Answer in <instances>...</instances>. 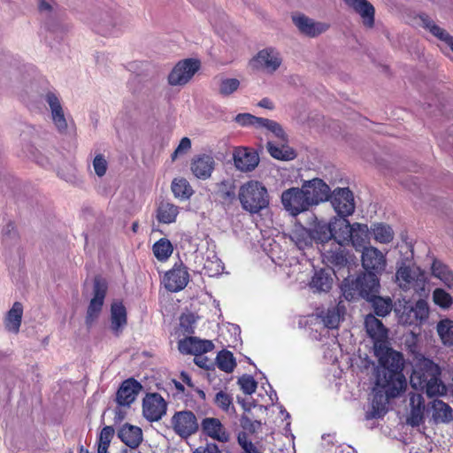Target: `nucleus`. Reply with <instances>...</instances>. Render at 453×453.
Segmentation results:
<instances>
[{
  "label": "nucleus",
  "mask_w": 453,
  "mask_h": 453,
  "mask_svg": "<svg viewBox=\"0 0 453 453\" xmlns=\"http://www.w3.org/2000/svg\"><path fill=\"white\" fill-rule=\"evenodd\" d=\"M281 203L284 208L293 216L306 211L311 207L303 187L301 188H290L283 191Z\"/></svg>",
  "instance_id": "6e6552de"
},
{
  "label": "nucleus",
  "mask_w": 453,
  "mask_h": 453,
  "mask_svg": "<svg viewBox=\"0 0 453 453\" xmlns=\"http://www.w3.org/2000/svg\"><path fill=\"white\" fill-rule=\"evenodd\" d=\"M332 205L341 217H348L355 211L353 193L349 188H339L332 194Z\"/></svg>",
  "instance_id": "ddd939ff"
},
{
  "label": "nucleus",
  "mask_w": 453,
  "mask_h": 453,
  "mask_svg": "<svg viewBox=\"0 0 453 453\" xmlns=\"http://www.w3.org/2000/svg\"><path fill=\"white\" fill-rule=\"evenodd\" d=\"M369 229L366 224L354 223L351 228V237L349 238L348 245H351L357 251H362L368 248L369 244Z\"/></svg>",
  "instance_id": "cd10ccee"
},
{
  "label": "nucleus",
  "mask_w": 453,
  "mask_h": 453,
  "mask_svg": "<svg viewBox=\"0 0 453 453\" xmlns=\"http://www.w3.org/2000/svg\"><path fill=\"white\" fill-rule=\"evenodd\" d=\"M46 101L51 110L52 119L58 130L59 132L65 131L67 122L58 97L54 93L49 92L46 95Z\"/></svg>",
  "instance_id": "c756f323"
},
{
  "label": "nucleus",
  "mask_w": 453,
  "mask_h": 453,
  "mask_svg": "<svg viewBox=\"0 0 453 453\" xmlns=\"http://www.w3.org/2000/svg\"><path fill=\"white\" fill-rule=\"evenodd\" d=\"M108 290L105 279L97 275L93 281V297L87 310L86 324L90 326L99 316Z\"/></svg>",
  "instance_id": "0eeeda50"
},
{
  "label": "nucleus",
  "mask_w": 453,
  "mask_h": 453,
  "mask_svg": "<svg viewBox=\"0 0 453 453\" xmlns=\"http://www.w3.org/2000/svg\"><path fill=\"white\" fill-rule=\"evenodd\" d=\"M179 207L168 201L162 200L156 209L157 220L161 224H172L176 221Z\"/></svg>",
  "instance_id": "7c9ffc66"
},
{
  "label": "nucleus",
  "mask_w": 453,
  "mask_h": 453,
  "mask_svg": "<svg viewBox=\"0 0 453 453\" xmlns=\"http://www.w3.org/2000/svg\"><path fill=\"white\" fill-rule=\"evenodd\" d=\"M196 319L193 314H183L180 319V326L184 334H194Z\"/></svg>",
  "instance_id": "4d7b16f0"
},
{
  "label": "nucleus",
  "mask_w": 453,
  "mask_h": 453,
  "mask_svg": "<svg viewBox=\"0 0 453 453\" xmlns=\"http://www.w3.org/2000/svg\"><path fill=\"white\" fill-rule=\"evenodd\" d=\"M219 192L224 199H234L235 197L234 187L227 180L220 182Z\"/></svg>",
  "instance_id": "bf43d9fd"
},
{
  "label": "nucleus",
  "mask_w": 453,
  "mask_h": 453,
  "mask_svg": "<svg viewBox=\"0 0 453 453\" xmlns=\"http://www.w3.org/2000/svg\"><path fill=\"white\" fill-rule=\"evenodd\" d=\"M374 353L380 365L377 378H383L396 383V385L406 386V380L403 373V354L390 348L389 342L385 344L383 349H374Z\"/></svg>",
  "instance_id": "f03ea898"
},
{
  "label": "nucleus",
  "mask_w": 453,
  "mask_h": 453,
  "mask_svg": "<svg viewBox=\"0 0 453 453\" xmlns=\"http://www.w3.org/2000/svg\"><path fill=\"white\" fill-rule=\"evenodd\" d=\"M166 410L167 403L160 394H147L143 398L142 412L149 421H158L165 414Z\"/></svg>",
  "instance_id": "f8f14e48"
},
{
  "label": "nucleus",
  "mask_w": 453,
  "mask_h": 453,
  "mask_svg": "<svg viewBox=\"0 0 453 453\" xmlns=\"http://www.w3.org/2000/svg\"><path fill=\"white\" fill-rule=\"evenodd\" d=\"M22 316L23 305L19 302H15L4 319L5 328L9 332L18 334L21 325Z\"/></svg>",
  "instance_id": "473e14b6"
},
{
  "label": "nucleus",
  "mask_w": 453,
  "mask_h": 453,
  "mask_svg": "<svg viewBox=\"0 0 453 453\" xmlns=\"http://www.w3.org/2000/svg\"><path fill=\"white\" fill-rule=\"evenodd\" d=\"M234 161L235 166L242 172H250L256 168L259 163L257 152L247 148H239L234 150Z\"/></svg>",
  "instance_id": "b1692460"
},
{
  "label": "nucleus",
  "mask_w": 453,
  "mask_h": 453,
  "mask_svg": "<svg viewBox=\"0 0 453 453\" xmlns=\"http://www.w3.org/2000/svg\"><path fill=\"white\" fill-rule=\"evenodd\" d=\"M293 22L298 27L301 33L315 37L326 32L329 25L322 22H316L303 14L293 16Z\"/></svg>",
  "instance_id": "5701e85b"
},
{
  "label": "nucleus",
  "mask_w": 453,
  "mask_h": 453,
  "mask_svg": "<svg viewBox=\"0 0 453 453\" xmlns=\"http://www.w3.org/2000/svg\"><path fill=\"white\" fill-rule=\"evenodd\" d=\"M120 441L131 449H136L142 441V432L138 426L125 424L118 432Z\"/></svg>",
  "instance_id": "c85d7f7f"
},
{
  "label": "nucleus",
  "mask_w": 453,
  "mask_h": 453,
  "mask_svg": "<svg viewBox=\"0 0 453 453\" xmlns=\"http://www.w3.org/2000/svg\"><path fill=\"white\" fill-rule=\"evenodd\" d=\"M214 344L209 340H200L196 337L188 336L178 342V349L182 354H204L212 350Z\"/></svg>",
  "instance_id": "412c9836"
},
{
  "label": "nucleus",
  "mask_w": 453,
  "mask_h": 453,
  "mask_svg": "<svg viewBox=\"0 0 453 453\" xmlns=\"http://www.w3.org/2000/svg\"><path fill=\"white\" fill-rule=\"evenodd\" d=\"M288 142L280 141V144H276L273 142H268L266 149L269 154L275 159L278 160H291L296 157V152L291 149Z\"/></svg>",
  "instance_id": "f704fd0d"
},
{
  "label": "nucleus",
  "mask_w": 453,
  "mask_h": 453,
  "mask_svg": "<svg viewBox=\"0 0 453 453\" xmlns=\"http://www.w3.org/2000/svg\"><path fill=\"white\" fill-rule=\"evenodd\" d=\"M311 205L326 201L330 196L329 186L321 179L315 178L302 185Z\"/></svg>",
  "instance_id": "dca6fc26"
},
{
  "label": "nucleus",
  "mask_w": 453,
  "mask_h": 453,
  "mask_svg": "<svg viewBox=\"0 0 453 453\" xmlns=\"http://www.w3.org/2000/svg\"><path fill=\"white\" fill-rule=\"evenodd\" d=\"M127 324V309L121 302H115L111 306V329L119 336Z\"/></svg>",
  "instance_id": "bb28decb"
},
{
  "label": "nucleus",
  "mask_w": 453,
  "mask_h": 453,
  "mask_svg": "<svg viewBox=\"0 0 453 453\" xmlns=\"http://www.w3.org/2000/svg\"><path fill=\"white\" fill-rule=\"evenodd\" d=\"M200 68V61L186 58L179 61L168 75V83L172 86L187 84Z\"/></svg>",
  "instance_id": "1a4fd4ad"
},
{
  "label": "nucleus",
  "mask_w": 453,
  "mask_h": 453,
  "mask_svg": "<svg viewBox=\"0 0 453 453\" xmlns=\"http://www.w3.org/2000/svg\"><path fill=\"white\" fill-rule=\"evenodd\" d=\"M431 270L435 278L440 279L449 288H453V272L448 265L439 260H434Z\"/></svg>",
  "instance_id": "c9c22d12"
},
{
  "label": "nucleus",
  "mask_w": 453,
  "mask_h": 453,
  "mask_svg": "<svg viewBox=\"0 0 453 453\" xmlns=\"http://www.w3.org/2000/svg\"><path fill=\"white\" fill-rule=\"evenodd\" d=\"M189 281V273L188 268L180 263L175 264L164 277V284L167 290L178 292L182 290Z\"/></svg>",
  "instance_id": "4468645a"
},
{
  "label": "nucleus",
  "mask_w": 453,
  "mask_h": 453,
  "mask_svg": "<svg viewBox=\"0 0 453 453\" xmlns=\"http://www.w3.org/2000/svg\"><path fill=\"white\" fill-rule=\"evenodd\" d=\"M290 238L299 250H304L308 247H311L313 243L311 229L303 226L294 229L291 233Z\"/></svg>",
  "instance_id": "e433bc0d"
},
{
  "label": "nucleus",
  "mask_w": 453,
  "mask_h": 453,
  "mask_svg": "<svg viewBox=\"0 0 453 453\" xmlns=\"http://www.w3.org/2000/svg\"><path fill=\"white\" fill-rule=\"evenodd\" d=\"M434 303L442 309L449 308L453 303L452 296L442 288H435L433 292Z\"/></svg>",
  "instance_id": "09e8293b"
},
{
  "label": "nucleus",
  "mask_w": 453,
  "mask_h": 453,
  "mask_svg": "<svg viewBox=\"0 0 453 453\" xmlns=\"http://www.w3.org/2000/svg\"><path fill=\"white\" fill-rule=\"evenodd\" d=\"M215 405L223 411L228 412L230 409H234L233 397L226 391H219L214 397Z\"/></svg>",
  "instance_id": "3c124183"
},
{
  "label": "nucleus",
  "mask_w": 453,
  "mask_h": 453,
  "mask_svg": "<svg viewBox=\"0 0 453 453\" xmlns=\"http://www.w3.org/2000/svg\"><path fill=\"white\" fill-rule=\"evenodd\" d=\"M211 264H213L212 262H207L205 265H204V269L207 270L208 273L211 276V275H214V274H218L219 273L220 270L222 269V266L220 265L219 262H216V267L215 269L213 270L211 267Z\"/></svg>",
  "instance_id": "0e129e2a"
},
{
  "label": "nucleus",
  "mask_w": 453,
  "mask_h": 453,
  "mask_svg": "<svg viewBox=\"0 0 453 453\" xmlns=\"http://www.w3.org/2000/svg\"><path fill=\"white\" fill-rule=\"evenodd\" d=\"M93 167L97 176L102 177L106 173L108 164L104 156L98 154L93 160Z\"/></svg>",
  "instance_id": "13d9d810"
},
{
  "label": "nucleus",
  "mask_w": 453,
  "mask_h": 453,
  "mask_svg": "<svg viewBox=\"0 0 453 453\" xmlns=\"http://www.w3.org/2000/svg\"><path fill=\"white\" fill-rule=\"evenodd\" d=\"M238 198L242 209L251 214L260 212L269 205L266 188L257 180H250L240 187Z\"/></svg>",
  "instance_id": "7ed1b4c3"
},
{
  "label": "nucleus",
  "mask_w": 453,
  "mask_h": 453,
  "mask_svg": "<svg viewBox=\"0 0 453 453\" xmlns=\"http://www.w3.org/2000/svg\"><path fill=\"white\" fill-rule=\"evenodd\" d=\"M353 12L359 15L366 28L375 25V8L368 0H342Z\"/></svg>",
  "instance_id": "aec40b11"
},
{
  "label": "nucleus",
  "mask_w": 453,
  "mask_h": 453,
  "mask_svg": "<svg viewBox=\"0 0 453 453\" xmlns=\"http://www.w3.org/2000/svg\"><path fill=\"white\" fill-rule=\"evenodd\" d=\"M282 58L274 48L261 50L252 59V65L257 69L274 73L281 65Z\"/></svg>",
  "instance_id": "2eb2a0df"
},
{
  "label": "nucleus",
  "mask_w": 453,
  "mask_h": 453,
  "mask_svg": "<svg viewBox=\"0 0 453 453\" xmlns=\"http://www.w3.org/2000/svg\"><path fill=\"white\" fill-rule=\"evenodd\" d=\"M372 232L374 239L380 243H389L394 238V231L388 225L381 223L374 225Z\"/></svg>",
  "instance_id": "49530a36"
},
{
  "label": "nucleus",
  "mask_w": 453,
  "mask_h": 453,
  "mask_svg": "<svg viewBox=\"0 0 453 453\" xmlns=\"http://www.w3.org/2000/svg\"><path fill=\"white\" fill-rule=\"evenodd\" d=\"M440 377L441 376H436L432 378L431 380L426 381L422 385V388H418V389L425 391L428 397L444 395L446 393V388Z\"/></svg>",
  "instance_id": "37998d69"
},
{
  "label": "nucleus",
  "mask_w": 453,
  "mask_h": 453,
  "mask_svg": "<svg viewBox=\"0 0 453 453\" xmlns=\"http://www.w3.org/2000/svg\"><path fill=\"white\" fill-rule=\"evenodd\" d=\"M194 363L201 368H209V359L203 354H197V356H195Z\"/></svg>",
  "instance_id": "e2e57ef3"
},
{
  "label": "nucleus",
  "mask_w": 453,
  "mask_h": 453,
  "mask_svg": "<svg viewBox=\"0 0 453 453\" xmlns=\"http://www.w3.org/2000/svg\"><path fill=\"white\" fill-rule=\"evenodd\" d=\"M345 245L332 242L329 249L323 247L321 253L324 262L338 269L345 267L349 263V252L346 250Z\"/></svg>",
  "instance_id": "f3484780"
},
{
  "label": "nucleus",
  "mask_w": 453,
  "mask_h": 453,
  "mask_svg": "<svg viewBox=\"0 0 453 453\" xmlns=\"http://www.w3.org/2000/svg\"><path fill=\"white\" fill-rule=\"evenodd\" d=\"M171 428L181 439H188L199 430L196 416L191 411H175L170 420Z\"/></svg>",
  "instance_id": "423d86ee"
},
{
  "label": "nucleus",
  "mask_w": 453,
  "mask_h": 453,
  "mask_svg": "<svg viewBox=\"0 0 453 453\" xmlns=\"http://www.w3.org/2000/svg\"><path fill=\"white\" fill-rule=\"evenodd\" d=\"M365 327L368 336L373 342V349H382L388 343V330L381 320L373 314H368L365 318Z\"/></svg>",
  "instance_id": "9b49d317"
},
{
  "label": "nucleus",
  "mask_w": 453,
  "mask_h": 453,
  "mask_svg": "<svg viewBox=\"0 0 453 453\" xmlns=\"http://www.w3.org/2000/svg\"><path fill=\"white\" fill-rule=\"evenodd\" d=\"M142 389V385L134 378L125 380L116 394V401L120 406H129Z\"/></svg>",
  "instance_id": "4be33fe9"
},
{
  "label": "nucleus",
  "mask_w": 453,
  "mask_h": 453,
  "mask_svg": "<svg viewBox=\"0 0 453 453\" xmlns=\"http://www.w3.org/2000/svg\"><path fill=\"white\" fill-rule=\"evenodd\" d=\"M180 379L182 383H185L188 388H194L195 385L192 381L190 375L186 372H181L180 374Z\"/></svg>",
  "instance_id": "69168bd1"
},
{
  "label": "nucleus",
  "mask_w": 453,
  "mask_h": 453,
  "mask_svg": "<svg viewBox=\"0 0 453 453\" xmlns=\"http://www.w3.org/2000/svg\"><path fill=\"white\" fill-rule=\"evenodd\" d=\"M154 256L158 261H166L173 252V246L167 238H160L152 246Z\"/></svg>",
  "instance_id": "4c0bfd02"
},
{
  "label": "nucleus",
  "mask_w": 453,
  "mask_h": 453,
  "mask_svg": "<svg viewBox=\"0 0 453 453\" xmlns=\"http://www.w3.org/2000/svg\"><path fill=\"white\" fill-rule=\"evenodd\" d=\"M240 87L239 80L235 78L222 79L219 85V92L222 96H228Z\"/></svg>",
  "instance_id": "8fccbe9b"
},
{
  "label": "nucleus",
  "mask_w": 453,
  "mask_h": 453,
  "mask_svg": "<svg viewBox=\"0 0 453 453\" xmlns=\"http://www.w3.org/2000/svg\"><path fill=\"white\" fill-rule=\"evenodd\" d=\"M429 315V307L426 301L418 300L414 305H404L400 315V320L407 325H418L426 320Z\"/></svg>",
  "instance_id": "a211bd4d"
},
{
  "label": "nucleus",
  "mask_w": 453,
  "mask_h": 453,
  "mask_svg": "<svg viewBox=\"0 0 453 453\" xmlns=\"http://www.w3.org/2000/svg\"><path fill=\"white\" fill-rule=\"evenodd\" d=\"M194 453H221L216 443H207L205 447H199Z\"/></svg>",
  "instance_id": "680f3d73"
},
{
  "label": "nucleus",
  "mask_w": 453,
  "mask_h": 453,
  "mask_svg": "<svg viewBox=\"0 0 453 453\" xmlns=\"http://www.w3.org/2000/svg\"><path fill=\"white\" fill-rule=\"evenodd\" d=\"M380 287H376L375 289H372L367 295L363 292V288L368 289L365 288V285L359 287H349L347 288H342V294L345 298L349 301H353L357 299L358 297H362L368 302H370L372 305L374 314L378 317H385L390 313L392 311V300L390 297H381L378 296Z\"/></svg>",
  "instance_id": "39448f33"
},
{
  "label": "nucleus",
  "mask_w": 453,
  "mask_h": 453,
  "mask_svg": "<svg viewBox=\"0 0 453 453\" xmlns=\"http://www.w3.org/2000/svg\"><path fill=\"white\" fill-rule=\"evenodd\" d=\"M200 427L204 435L219 442L226 443L231 439L230 432L217 418H203Z\"/></svg>",
  "instance_id": "6ab92c4d"
},
{
  "label": "nucleus",
  "mask_w": 453,
  "mask_h": 453,
  "mask_svg": "<svg viewBox=\"0 0 453 453\" xmlns=\"http://www.w3.org/2000/svg\"><path fill=\"white\" fill-rule=\"evenodd\" d=\"M15 230V226L12 222H9L5 228L4 229V236H10L12 232Z\"/></svg>",
  "instance_id": "774afa93"
},
{
  "label": "nucleus",
  "mask_w": 453,
  "mask_h": 453,
  "mask_svg": "<svg viewBox=\"0 0 453 453\" xmlns=\"http://www.w3.org/2000/svg\"><path fill=\"white\" fill-rule=\"evenodd\" d=\"M270 130L280 142H288V137L281 126L276 121L262 118L260 126Z\"/></svg>",
  "instance_id": "de8ad7c7"
},
{
  "label": "nucleus",
  "mask_w": 453,
  "mask_h": 453,
  "mask_svg": "<svg viewBox=\"0 0 453 453\" xmlns=\"http://www.w3.org/2000/svg\"><path fill=\"white\" fill-rule=\"evenodd\" d=\"M424 22L425 27L427 28L432 35L440 39L441 41H445L449 34L444 30L443 28L437 26L432 19H430L427 16L426 18H421Z\"/></svg>",
  "instance_id": "864d4df0"
},
{
  "label": "nucleus",
  "mask_w": 453,
  "mask_h": 453,
  "mask_svg": "<svg viewBox=\"0 0 453 453\" xmlns=\"http://www.w3.org/2000/svg\"><path fill=\"white\" fill-rule=\"evenodd\" d=\"M441 376V369L434 361L424 358L415 365L411 375V384L415 389L422 388V385L432 378Z\"/></svg>",
  "instance_id": "9d476101"
},
{
  "label": "nucleus",
  "mask_w": 453,
  "mask_h": 453,
  "mask_svg": "<svg viewBox=\"0 0 453 453\" xmlns=\"http://www.w3.org/2000/svg\"><path fill=\"white\" fill-rule=\"evenodd\" d=\"M332 283L333 279L331 276L322 269L315 273L310 282V286L311 288L318 291L328 292L332 288Z\"/></svg>",
  "instance_id": "ea45409f"
},
{
  "label": "nucleus",
  "mask_w": 453,
  "mask_h": 453,
  "mask_svg": "<svg viewBox=\"0 0 453 453\" xmlns=\"http://www.w3.org/2000/svg\"><path fill=\"white\" fill-rule=\"evenodd\" d=\"M114 434L115 430L111 426H106L101 430L97 439V453L108 452Z\"/></svg>",
  "instance_id": "a18cd8bd"
},
{
  "label": "nucleus",
  "mask_w": 453,
  "mask_h": 453,
  "mask_svg": "<svg viewBox=\"0 0 453 453\" xmlns=\"http://www.w3.org/2000/svg\"><path fill=\"white\" fill-rule=\"evenodd\" d=\"M406 386L396 385L393 381L377 378L372 399V417L379 418L387 412V404L389 400L396 397Z\"/></svg>",
  "instance_id": "20e7f679"
},
{
  "label": "nucleus",
  "mask_w": 453,
  "mask_h": 453,
  "mask_svg": "<svg viewBox=\"0 0 453 453\" xmlns=\"http://www.w3.org/2000/svg\"><path fill=\"white\" fill-rule=\"evenodd\" d=\"M333 242H341L348 245L349 238L351 237L352 225L346 217L334 218L330 220Z\"/></svg>",
  "instance_id": "393cba45"
},
{
  "label": "nucleus",
  "mask_w": 453,
  "mask_h": 453,
  "mask_svg": "<svg viewBox=\"0 0 453 453\" xmlns=\"http://www.w3.org/2000/svg\"><path fill=\"white\" fill-rule=\"evenodd\" d=\"M171 188L174 196L182 200L188 199L194 193L192 187L184 178L174 179Z\"/></svg>",
  "instance_id": "a19ab883"
},
{
  "label": "nucleus",
  "mask_w": 453,
  "mask_h": 453,
  "mask_svg": "<svg viewBox=\"0 0 453 453\" xmlns=\"http://www.w3.org/2000/svg\"><path fill=\"white\" fill-rule=\"evenodd\" d=\"M218 368L225 372H232L236 366L235 358L229 350H221L217 356Z\"/></svg>",
  "instance_id": "c03bdc74"
},
{
  "label": "nucleus",
  "mask_w": 453,
  "mask_h": 453,
  "mask_svg": "<svg viewBox=\"0 0 453 453\" xmlns=\"http://www.w3.org/2000/svg\"><path fill=\"white\" fill-rule=\"evenodd\" d=\"M215 161L211 156L201 155L194 158L191 163V171L201 180H207L214 170Z\"/></svg>",
  "instance_id": "a878e982"
},
{
  "label": "nucleus",
  "mask_w": 453,
  "mask_h": 453,
  "mask_svg": "<svg viewBox=\"0 0 453 453\" xmlns=\"http://www.w3.org/2000/svg\"><path fill=\"white\" fill-rule=\"evenodd\" d=\"M190 148H191L190 139L188 137H183L180 140L178 147L175 149V150L172 154V159L175 160L179 155L186 153L188 150H190Z\"/></svg>",
  "instance_id": "052dcab7"
},
{
  "label": "nucleus",
  "mask_w": 453,
  "mask_h": 453,
  "mask_svg": "<svg viewBox=\"0 0 453 453\" xmlns=\"http://www.w3.org/2000/svg\"><path fill=\"white\" fill-rule=\"evenodd\" d=\"M395 281L404 291L411 289L415 284V276L409 266H400L395 273Z\"/></svg>",
  "instance_id": "58836bf2"
},
{
  "label": "nucleus",
  "mask_w": 453,
  "mask_h": 453,
  "mask_svg": "<svg viewBox=\"0 0 453 453\" xmlns=\"http://www.w3.org/2000/svg\"><path fill=\"white\" fill-rule=\"evenodd\" d=\"M258 106L265 108V109H269V110H272L274 108L273 103L267 97H265L262 100H260V102L258 103Z\"/></svg>",
  "instance_id": "338daca9"
},
{
  "label": "nucleus",
  "mask_w": 453,
  "mask_h": 453,
  "mask_svg": "<svg viewBox=\"0 0 453 453\" xmlns=\"http://www.w3.org/2000/svg\"><path fill=\"white\" fill-rule=\"evenodd\" d=\"M430 404L432 418L435 423H447L452 420V409L448 403L441 400L434 399Z\"/></svg>",
  "instance_id": "72a5a7b5"
},
{
  "label": "nucleus",
  "mask_w": 453,
  "mask_h": 453,
  "mask_svg": "<svg viewBox=\"0 0 453 453\" xmlns=\"http://www.w3.org/2000/svg\"><path fill=\"white\" fill-rule=\"evenodd\" d=\"M321 318L326 327L330 329L338 327L340 322V314L335 307L327 309L326 311L321 315Z\"/></svg>",
  "instance_id": "603ef678"
},
{
  "label": "nucleus",
  "mask_w": 453,
  "mask_h": 453,
  "mask_svg": "<svg viewBox=\"0 0 453 453\" xmlns=\"http://www.w3.org/2000/svg\"><path fill=\"white\" fill-rule=\"evenodd\" d=\"M361 255L362 267L365 272L357 275L355 280L346 279L342 284V288L349 287H359L365 285L368 289L363 288L366 295L376 287H380L379 276L385 271L387 266L386 255L373 246H368L364 249Z\"/></svg>",
  "instance_id": "f257e3e1"
},
{
  "label": "nucleus",
  "mask_w": 453,
  "mask_h": 453,
  "mask_svg": "<svg viewBox=\"0 0 453 453\" xmlns=\"http://www.w3.org/2000/svg\"><path fill=\"white\" fill-rule=\"evenodd\" d=\"M242 392L246 395L253 394L257 388V383L252 376L243 375L238 380Z\"/></svg>",
  "instance_id": "6e6d98bb"
},
{
  "label": "nucleus",
  "mask_w": 453,
  "mask_h": 453,
  "mask_svg": "<svg viewBox=\"0 0 453 453\" xmlns=\"http://www.w3.org/2000/svg\"><path fill=\"white\" fill-rule=\"evenodd\" d=\"M312 240L318 244H321V249L323 247H326V243L331 241L333 242L332 229L330 221H318L314 224L313 227L311 229Z\"/></svg>",
  "instance_id": "2f4dec72"
},
{
  "label": "nucleus",
  "mask_w": 453,
  "mask_h": 453,
  "mask_svg": "<svg viewBox=\"0 0 453 453\" xmlns=\"http://www.w3.org/2000/svg\"><path fill=\"white\" fill-rule=\"evenodd\" d=\"M437 333L444 345H453V320L444 319L438 322Z\"/></svg>",
  "instance_id": "79ce46f5"
},
{
  "label": "nucleus",
  "mask_w": 453,
  "mask_h": 453,
  "mask_svg": "<svg viewBox=\"0 0 453 453\" xmlns=\"http://www.w3.org/2000/svg\"><path fill=\"white\" fill-rule=\"evenodd\" d=\"M234 120L240 126H260L262 118L256 117L250 113H239L235 116Z\"/></svg>",
  "instance_id": "5fc2aeb1"
}]
</instances>
